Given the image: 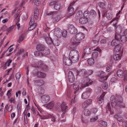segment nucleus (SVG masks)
I'll list each match as a JSON object with an SVG mask.
<instances>
[{
	"instance_id": "1",
	"label": "nucleus",
	"mask_w": 127,
	"mask_h": 127,
	"mask_svg": "<svg viewBox=\"0 0 127 127\" xmlns=\"http://www.w3.org/2000/svg\"><path fill=\"white\" fill-rule=\"evenodd\" d=\"M112 106L114 107V106L117 105L121 108L125 107V104L123 102V99L121 97H120L119 99L116 98L114 96H112L110 98Z\"/></svg>"
},
{
	"instance_id": "2",
	"label": "nucleus",
	"mask_w": 127,
	"mask_h": 127,
	"mask_svg": "<svg viewBox=\"0 0 127 127\" xmlns=\"http://www.w3.org/2000/svg\"><path fill=\"white\" fill-rule=\"evenodd\" d=\"M92 81L88 77L84 78L80 82L81 87L80 89H82L88 86L89 85L91 84Z\"/></svg>"
},
{
	"instance_id": "3",
	"label": "nucleus",
	"mask_w": 127,
	"mask_h": 127,
	"mask_svg": "<svg viewBox=\"0 0 127 127\" xmlns=\"http://www.w3.org/2000/svg\"><path fill=\"white\" fill-rule=\"evenodd\" d=\"M35 63L33 65V67H40L42 68L43 71H46L48 68L47 66L45 64H43L42 62V61H38L36 60L35 61Z\"/></svg>"
},
{
	"instance_id": "4",
	"label": "nucleus",
	"mask_w": 127,
	"mask_h": 127,
	"mask_svg": "<svg viewBox=\"0 0 127 127\" xmlns=\"http://www.w3.org/2000/svg\"><path fill=\"white\" fill-rule=\"evenodd\" d=\"M48 15H52L53 21V22H58L61 19V16L60 15H57L56 12H50Z\"/></svg>"
},
{
	"instance_id": "5",
	"label": "nucleus",
	"mask_w": 127,
	"mask_h": 127,
	"mask_svg": "<svg viewBox=\"0 0 127 127\" xmlns=\"http://www.w3.org/2000/svg\"><path fill=\"white\" fill-rule=\"evenodd\" d=\"M61 110L63 113L61 115L62 117L63 118L65 113L68 110V107L66 104L64 102H63L61 105Z\"/></svg>"
},
{
	"instance_id": "6",
	"label": "nucleus",
	"mask_w": 127,
	"mask_h": 127,
	"mask_svg": "<svg viewBox=\"0 0 127 127\" xmlns=\"http://www.w3.org/2000/svg\"><path fill=\"white\" fill-rule=\"evenodd\" d=\"M97 51L99 52H101V50L98 47H97L96 49H93L92 47L91 48L89 47L86 48L84 50V53L85 54H90L91 53V51Z\"/></svg>"
},
{
	"instance_id": "7",
	"label": "nucleus",
	"mask_w": 127,
	"mask_h": 127,
	"mask_svg": "<svg viewBox=\"0 0 127 127\" xmlns=\"http://www.w3.org/2000/svg\"><path fill=\"white\" fill-rule=\"evenodd\" d=\"M68 30L71 34H75L77 32V29L72 24H69L68 25Z\"/></svg>"
},
{
	"instance_id": "8",
	"label": "nucleus",
	"mask_w": 127,
	"mask_h": 127,
	"mask_svg": "<svg viewBox=\"0 0 127 127\" xmlns=\"http://www.w3.org/2000/svg\"><path fill=\"white\" fill-rule=\"evenodd\" d=\"M75 3V1H73L71 3L68 8V12L67 15L68 16H70L72 15L74 13V9L72 7V5Z\"/></svg>"
},
{
	"instance_id": "9",
	"label": "nucleus",
	"mask_w": 127,
	"mask_h": 127,
	"mask_svg": "<svg viewBox=\"0 0 127 127\" xmlns=\"http://www.w3.org/2000/svg\"><path fill=\"white\" fill-rule=\"evenodd\" d=\"M99 76L100 78L99 81L101 82H103L106 80L107 77L105 75V73L102 71H100L99 72Z\"/></svg>"
},
{
	"instance_id": "10",
	"label": "nucleus",
	"mask_w": 127,
	"mask_h": 127,
	"mask_svg": "<svg viewBox=\"0 0 127 127\" xmlns=\"http://www.w3.org/2000/svg\"><path fill=\"white\" fill-rule=\"evenodd\" d=\"M120 36L118 35H117L115 34V39H113L111 42V45L113 46H114L117 45V44H119L120 43V41L119 40V38H120Z\"/></svg>"
},
{
	"instance_id": "11",
	"label": "nucleus",
	"mask_w": 127,
	"mask_h": 127,
	"mask_svg": "<svg viewBox=\"0 0 127 127\" xmlns=\"http://www.w3.org/2000/svg\"><path fill=\"white\" fill-rule=\"evenodd\" d=\"M41 101L43 103H46L49 101L50 99V96L48 95H44L41 96Z\"/></svg>"
},
{
	"instance_id": "12",
	"label": "nucleus",
	"mask_w": 127,
	"mask_h": 127,
	"mask_svg": "<svg viewBox=\"0 0 127 127\" xmlns=\"http://www.w3.org/2000/svg\"><path fill=\"white\" fill-rule=\"evenodd\" d=\"M93 100L91 99H88L82 103V106L83 108H86L91 105L92 102Z\"/></svg>"
},
{
	"instance_id": "13",
	"label": "nucleus",
	"mask_w": 127,
	"mask_h": 127,
	"mask_svg": "<svg viewBox=\"0 0 127 127\" xmlns=\"http://www.w3.org/2000/svg\"><path fill=\"white\" fill-rule=\"evenodd\" d=\"M73 88L74 90H76V91H74V93L75 94H77L78 92V90L80 87H81L80 85V83H79L78 82H76L74 83L73 84Z\"/></svg>"
},
{
	"instance_id": "14",
	"label": "nucleus",
	"mask_w": 127,
	"mask_h": 127,
	"mask_svg": "<svg viewBox=\"0 0 127 127\" xmlns=\"http://www.w3.org/2000/svg\"><path fill=\"white\" fill-rule=\"evenodd\" d=\"M61 30L59 28H56L54 30V34L56 37H60L62 36Z\"/></svg>"
},
{
	"instance_id": "15",
	"label": "nucleus",
	"mask_w": 127,
	"mask_h": 127,
	"mask_svg": "<svg viewBox=\"0 0 127 127\" xmlns=\"http://www.w3.org/2000/svg\"><path fill=\"white\" fill-rule=\"evenodd\" d=\"M79 56V52L75 50H71L69 54V57Z\"/></svg>"
},
{
	"instance_id": "16",
	"label": "nucleus",
	"mask_w": 127,
	"mask_h": 127,
	"mask_svg": "<svg viewBox=\"0 0 127 127\" xmlns=\"http://www.w3.org/2000/svg\"><path fill=\"white\" fill-rule=\"evenodd\" d=\"M68 77L69 81L71 83L73 82L74 81L75 78L74 76L71 71H69L68 73Z\"/></svg>"
},
{
	"instance_id": "17",
	"label": "nucleus",
	"mask_w": 127,
	"mask_h": 127,
	"mask_svg": "<svg viewBox=\"0 0 127 127\" xmlns=\"http://www.w3.org/2000/svg\"><path fill=\"white\" fill-rule=\"evenodd\" d=\"M63 62L64 64L68 66L70 65L73 63L71 59L67 57L64 58Z\"/></svg>"
},
{
	"instance_id": "18",
	"label": "nucleus",
	"mask_w": 127,
	"mask_h": 127,
	"mask_svg": "<svg viewBox=\"0 0 127 127\" xmlns=\"http://www.w3.org/2000/svg\"><path fill=\"white\" fill-rule=\"evenodd\" d=\"M77 74L81 76H86L87 74L86 70L85 69H81L77 71Z\"/></svg>"
},
{
	"instance_id": "19",
	"label": "nucleus",
	"mask_w": 127,
	"mask_h": 127,
	"mask_svg": "<svg viewBox=\"0 0 127 127\" xmlns=\"http://www.w3.org/2000/svg\"><path fill=\"white\" fill-rule=\"evenodd\" d=\"M117 74L119 77L122 78L124 76V75L127 74V72L126 71H123L121 70L120 69L117 72Z\"/></svg>"
},
{
	"instance_id": "20",
	"label": "nucleus",
	"mask_w": 127,
	"mask_h": 127,
	"mask_svg": "<svg viewBox=\"0 0 127 127\" xmlns=\"http://www.w3.org/2000/svg\"><path fill=\"white\" fill-rule=\"evenodd\" d=\"M76 38L79 41L83 39L85 37V34L82 32L79 33L76 35Z\"/></svg>"
},
{
	"instance_id": "21",
	"label": "nucleus",
	"mask_w": 127,
	"mask_h": 127,
	"mask_svg": "<svg viewBox=\"0 0 127 127\" xmlns=\"http://www.w3.org/2000/svg\"><path fill=\"white\" fill-rule=\"evenodd\" d=\"M71 42L74 45H77L80 43V41L76 38L75 37H72L71 39Z\"/></svg>"
},
{
	"instance_id": "22",
	"label": "nucleus",
	"mask_w": 127,
	"mask_h": 127,
	"mask_svg": "<svg viewBox=\"0 0 127 127\" xmlns=\"http://www.w3.org/2000/svg\"><path fill=\"white\" fill-rule=\"evenodd\" d=\"M117 35H118L120 36V38H119V40L120 42V41L123 43L125 42L127 40V37L126 35H124L121 36V35L117 34Z\"/></svg>"
},
{
	"instance_id": "23",
	"label": "nucleus",
	"mask_w": 127,
	"mask_h": 127,
	"mask_svg": "<svg viewBox=\"0 0 127 127\" xmlns=\"http://www.w3.org/2000/svg\"><path fill=\"white\" fill-rule=\"evenodd\" d=\"M106 112L107 113H110L111 115L113 114V111L111 110L110 104L109 103H108L106 107Z\"/></svg>"
},
{
	"instance_id": "24",
	"label": "nucleus",
	"mask_w": 127,
	"mask_h": 127,
	"mask_svg": "<svg viewBox=\"0 0 127 127\" xmlns=\"http://www.w3.org/2000/svg\"><path fill=\"white\" fill-rule=\"evenodd\" d=\"M99 56L98 52L95 51L93 52L92 55V57L94 59L96 60H97L99 58Z\"/></svg>"
},
{
	"instance_id": "25",
	"label": "nucleus",
	"mask_w": 127,
	"mask_h": 127,
	"mask_svg": "<svg viewBox=\"0 0 127 127\" xmlns=\"http://www.w3.org/2000/svg\"><path fill=\"white\" fill-rule=\"evenodd\" d=\"M79 23L81 24H85L88 22V19L84 17H81L79 19Z\"/></svg>"
},
{
	"instance_id": "26",
	"label": "nucleus",
	"mask_w": 127,
	"mask_h": 127,
	"mask_svg": "<svg viewBox=\"0 0 127 127\" xmlns=\"http://www.w3.org/2000/svg\"><path fill=\"white\" fill-rule=\"evenodd\" d=\"M122 46V45L121 44L117 45L114 48V52H119L121 50Z\"/></svg>"
},
{
	"instance_id": "27",
	"label": "nucleus",
	"mask_w": 127,
	"mask_h": 127,
	"mask_svg": "<svg viewBox=\"0 0 127 127\" xmlns=\"http://www.w3.org/2000/svg\"><path fill=\"white\" fill-rule=\"evenodd\" d=\"M122 55L121 54H114L113 56V58L114 60L115 61H119L120 60Z\"/></svg>"
},
{
	"instance_id": "28",
	"label": "nucleus",
	"mask_w": 127,
	"mask_h": 127,
	"mask_svg": "<svg viewBox=\"0 0 127 127\" xmlns=\"http://www.w3.org/2000/svg\"><path fill=\"white\" fill-rule=\"evenodd\" d=\"M72 61L73 63H75L77 62L79 58V56L69 57Z\"/></svg>"
},
{
	"instance_id": "29",
	"label": "nucleus",
	"mask_w": 127,
	"mask_h": 127,
	"mask_svg": "<svg viewBox=\"0 0 127 127\" xmlns=\"http://www.w3.org/2000/svg\"><path fill=\"white\" fill-rule=\"evenodd\" d=\"M90 96L89 94L85 92H84L81 95V98L82 99H85L88 98Z\"/></svg>"
},
{
	"instance_id": "30",
	"label": "nucleus",
	"mask_w": 127,
	"mask_h": 127,
	"mask_svg": "<svg viewBox=\"0 0 127 127\" xmlns=\"http://www.w3.org/2000/svg\"><path fill=\"white\" fill-rule=\"evenodd\" d=\"M43 55L46 56L49 55L50 53L49 49L45 47L42 51Z\"/></svg>"
},
{
	"instance_id": "31",
	"label": "nucleus",
	"mask_w": 127,
	"mask_h": 127,
	"mask_svg": "<svg viewBox=\"0 0 127 127\" xmlns=\"http://www.w3.org/2000/svg\"><path fill=\"white\" fill-rule=\"evenodd\" d=\"M119 18L117 17H115V18H113L111 21L110 22V23L112 22H113V26L115 27L117 24L118 22V21Z\"/></svg>"
},
{
	"instance_id": "32",
	"label": "nucleus",
	"mask_w": 127,
	"mask_h": 127,
	"mask_svg": "<svg viewBox=\"0 0 127 127\" xmlns=\"http://www.w3.org/2000/svg\"><path fill=\"white\" fill-rule=\"evenodd\" d=\"M45 48V46L42 44H39L37 45L36 47L37 50L39 51H42Z\"/></svg>"
},
{
	"instance_id": "33",
	"label": "nucleus",
	"mask_w": 127,
	"mask_h": 127,
	"mask_svg": "<svg viewBox=\"0 0 127 127\" xmlns=\"http://www.w3.org/2000/svg\"><path fill=\"white\" fill-rule=\"evenodd\" d=\"M83 113L86 116H88L91 114V111L87 109H85L83 111Z\"/></svg>"
},
{
	"instance_id": "34",
	"label": "nucleus",
	"mask_w": 127,
	"mask_h": 127,
	"mask_svg": "<svg viewBox=\"0 0 127 127\" xmlns=\"http://www.w3.org/2000/svg\"><path fill=\"white\" fill-rule=\"evenodd\" d=\"M55 103L54 102L52 101L47 104L46 107L49 109H51L53 108L54 105Z\"/></svg>"
},
{
	"instance_id": "35",
	"label": "nucleus",
	"mask_w": 127,
	"mask_h": 127,
	"mask_svg": "<svg viewBox=\"0 0 127 127\" xmlns=\"http://www.w3.org/2000/svg\"><path fill=\"white\" fill-rule=\"evenodd\" d=\"M99 126L100 127H106L107 126V124L105 121H100L99 122Z\"/></svg>"
},
{
	"instance_id": "36",
	"label": "nucleus",
	"mask_w": 127,
	"mask_h": 127,
	"mask_svg": "<svg viewBox=\"0 0 127 127\" xmlns=\"http://www.w3.org/2000/svg\"><path fill=\"white\" fill-rule=\"evenodd\" d=\"M45 40L47 44H50L53 43V41L51 38L49 36L46 37Z\"/></svg>"
},
{
	"instance_id": "37",
	"label": "nucleus",
	"mask_w": 127,
	"mask_h": 127,
	"mask_svg": "<svg viewBox=\"0 0 127 127\" xmlns=\"http://www.w3.org/2000/svg\"><path fill=\"white\" fill-rule=\"evenodd\" d=\"M87 62L89 65H92L94 64L95 63V60L94 59L92 58H91L88 60Z\"/></svg>"
},
{
	"instance_id": "38",
	"label": "nucleus",
	"mask_w": 127,
	"mask_h": 127,
	"mask_svg": "<svg viewBox=\"0 0 127 127\" xmlns=\"http://www.w3.org/2000/svg\"><path fill=\"white\" fill-rule=\"evenodd\" d=\"M37 75L38 77L43 78H45L46 76V74L40 72H37Z\"/></svg>"
},
{
	"instance_id": "39",
	"label": "nucleus",
	"mask_w": 127,
	"mask_h": 127,
	"mask_svg": "<svg viewBox=\"0 0 127 127\" xmlns=\"http://www.w3.org/2000/svg\"><path fill=\"white\" fill-rule=\"evenodd\" d=\"M34 17L36 19H37L38 18L39 15V11L37 9L35 8L34 9Z\"/></svg>"
},
{
	"instance_id": "40",
	"label": "nucleus",
	"mask_w": 127,
	"mask_h": 127,
	"mask_svg": "<svg viewBox=\"0 0 127 127\" xmlns=\"http://www.w3.org/2000/svg\"><path fill=\"white\" fill-rule=\"evenodd\" d=\"M61 7V5L60 3L58 2H56L54 6V7L55 9L57 10H59Z\"/></svg>"
},
{
	"instance_id": "41",
	"label": "nucleus",
	"mask_w": 127,
	"mask_h": 127,
	"mask_svg": "<svg viewBox=\"0 0 127 127\" xmlns=\"http://www.w3.org/2000/svg\"><path fill=\"white\" fill-rule=\"evenodd\" d=\"M99 6L101 8L104 9L105 8L106 4L101 2H99L98 3Z\"/></svg>"
},
{
	"instance_id": "42",
	"label": "nucleus",
	"mask_w": 127,
	"mask_h": 127,
	"mask_svg": "<svg viewBox=\"0 0 127 127\" xmlns=\"http://www.w3.org/2000/svg\"><path fill=\"white\" fill-rule=\"evenodd\" d=\"M83 15V12L81 10H79L75 16V17L77 19L78 18L80 17Z\"/></svg>"
},
{
	"instance_id": "43",
	"label": "nucleus",
	"mask_w": 127,
	"mask_h": 127,
	"mask_svg": "<svg viewBox=\"0 0 127 127\" xmlns=\"http://www.w3.org/2000/svg\"><path fill=\"white\" fill-rule=\"evenodd\" d=\"M114 117L119 122L122 121L123 118L120 115H116L114 116Z\"/></svg>"
},
{
	"instance_id": "44",
	"label": "nucleus",
	"mask_w": 127,
	"mask_h": 127,
	"mask_svg": "<svg viewBox=\"0 0 127 127\" xmlns=\"http://www.w3.org/2000/svg\"><path fill=\"white\" fill-rule=\"evenodd\" d=\"M113 16V15L112 12H108L106 15V17L108 19H110Z\"/></svg>"
},
{
	"instance_id": "45",
	"label": "nucleus",
	"mask_w": 127,
	"mask_h": 127,
	"mask_svg": "<svg viewBox=\"0 0 127 127\" xmlns=\"http://www.w3.org/2000/svg\"><path fill=\"white\" fill-rule=\"evenodd\" d=\"M48 116H49V118H51L52 121L53 122L55 121V120L56 118L54 115L48 114Z\"/></svg>"
},
{
	"instance_id": "46",
	"label": "nucleus",
	"mask_w": 127,
	"mask_h": 127,
	"mask_svg": "<svg viewBox=\"0 0 127 127\" xmlns=\"http://www.w3.org/2000/svg\"><path fill=\"white\" fill-rule=\"evenodd\" d=\"M32 1L34 4L37 6H38L40 5L41 3L39 0H30Z\"/></svg>"
},
{
	"instance_id": "47",
	"label": "nucleus",
	"mask_w": 127,
	"mask_h": 127,
	"mask_svg": "<svg viewBox=\"0 0 127 127\" xmlns=\"http://www.w3.org/2000/svg\"><path fill=\"white\" fill-rule=\"evenodd\" d=\"M90 15V12L88 11H85L83 14L84 17L85 18H87V19L89 17Z\"/></svg>"
},
{
	"instance_id": "48",
	"label": "nucleus",
	"mask_w": 127,
	"mask_h": 127,
	"mask_svg": "<svg viewBox=\"0 0 127 127\" xmlns=\"http://www.w3.org/2000/svg\"><path fill=\"white\" fill-rule=\"evenodd\" d=\"M98 118V116H96L95 117H93L90 118V121L91 122H93L96 121Z\"/></svg>"
},
{
	"instance_id": "49",
	"label": "nucleus",
	"mask_w": 127,
	"mask_h": 127,
	"mask_svg": "<svg viewBox=\"0 0 127 127\" xmlns=\"http://www.w3.org/2000/svg\"><path fill=\"white\" fill-rule=\"evenodd\" d=\"M98 40H94L92 41L91 42V44L92 46V47H94L97 45L98 44Z\"/></svg>"
},
{
	"instance_id": "50",
	"label": "nucleus",
	"mask_w": 127,
	"mask_h": 127,
	"mask_svg": "<svg viewBox=\"0 0 127 127\" xmlns=\"http://www.w3.org/2000/svg\"><path fill=\"white\" fill-rule=\"evenodd\" d=\"M36 81L37 82V85L38 86H41L44 84V81L42 80H37Z\"/></svg>"
},
{
	"instance_id": "51",
	"label": "nucleus",
	"mask_w": 127,
	"mask_h": 127,
	"mask_svg": "<svg viewBox=\"0 0 127 127\" xmlns=\"http://www.w3.org/2000/svg\"><path fill=\"white\" fill-rule=\"evenodd\" d=\"M38 115L40 118L41 119H47L49 118V116H48V114H47V115H43V116H41L40 115L39 113L38 112Z\"/></svg>"
},
{
	"instance_id": "52",
	"label": "nucleus",
	"mask_w": 127,
	"mask_h": 127,
	"mask_svg": "<svg viewBox=\"0 0 127 127\" xmlns=\"http://www.w3.org/2000/svg\"><path fill=\"white\" fill-rule=\"evenodd\" d=\"M34 54L36 56H43V54L42 53L38 51H36L34 53Z\"/></svg>"
},
{
	"instance_id": "53",
	"label": "nucleus",
	"mask_w": 127,
	"mask_h": 127,
	"mask_svg": "<svg viewBox=\"0 0 127 127\" xmlns=\"http://www.w3.org/2000/svg\"><path fill=\"white\" fill-rule=\"evenodd\" d=\"M30 27L29 28L28 30L30 31H31L34 29L37 26V24L35 23L32 25H30Z\"/></svg>"
},
{
	"instance_id": "54",
	"label": "nucleus",
	"mask_w": 127,
	"mask_h": 127,
	"mask_svg": "<svg viewBox=\"0 0 127 127\" xmlns=\"http://www.w3.org/2000/svg\"><path fill=\"white\" fill-rule=\"evenodd\" d=\"M90 13V14L92 15L93 17H95L96 15V12L93 9H92L91 10Z\"/></svg>"
},
{
	"instance_id": "55",
	"label": "nucleus",
	"mask_w": 127,
	"mask_h": 127,
	"mask_svg": "<svg viewBox=\"0 0 127 127\" xmlns=\"http://www.w3.org/2000/svg\"><path fill=\"white\" fill-rule=\"evenodd\" d=\"M61 32H62V35L64 37H65L67 35V32L66 30H63V32L61 31Z\"/></svg>"
},
{
	"instance_id": "56",
	"label": "nucleus",
	"mask_w": 127,
	"mask_h": 127,
	"mask_svg": "<svg viewBox=\"0 0 127 127\" xmlns=\"http://www.w3.org/2000/svg\"><path fill=\"white\" fill-rule=\"evenodd\" d=\"M107 38L106 37L102 38L100 41V42L101 44H104L106 43Z\"/></svg>"
},
{
	"instance_id": "57",
	"label": "nucleus",
	"mask_w": 127,
	"mask_h": 127,
	"mask_svg": "<svg viewBox=\"0 0 127 127\" xmlns=\"http://www.w3.org/2000/svg\"><path fill=\"white\" fill-rule=\"evenodd\" d=\"M60 42L57 40H54L53 42V44L55 46H58L60 44Z\"/></svg>"
},
{
	"instance_id": "58",
	"label": "nucleus",
	"mask_w": 127,
	"mask_h": 127,
	"mask_svg": "<svg viewBox=\"0 0 127 127\" xmlns=\"http://www.w3.org/2000/svg\"><path fill=\"white\" fill-rule=\"evenodd\" d=\"M14 17L15 19H16L18 21H19L20 20V15L19 13H16L14 15Z\"/></svg>"
},
{
	"instance_id": "59",
	"label": "nucleus",
	"mask_w": 127,
	"mask_h": 127,
	"mask_svg": "<svg viewBox=\"0 0 127 127\" xmlns=\"http://www.w3.org/2000/svg\"><path fill=\"white\" fill-rule=\"evenodd\" d=\"M12 62V60L11 59H8L5 64V65H7L8 67H9L10 65Z\"/></svg>"
},
{
	"instance_id": "60",
	"label": "nucleus",
	"mask_w": 127,
	"mask_h": 127,
	"mask_svg": "<svg viewBox=\"0 0 127 127\" xmlns=\"http://www.w3.org/2000/svg\"><path fill=\"white\" fill-rule=\"evenodd\" d=\"M34 19L32 17H31L30 19V21L29 23L30 25H32L34 24L35 23H34Z\"/></svg>"
},
{
	"instance_id": "61",
	"label": "nucleus",
	"mask_w": 127,
	"mask_h": 127,
	"mask_svg": "<svg viewBox=\"0 0 127 127\" xmlns=\"http://www.w3.org/2000/svg\"><path fill=\"white\" fill-rule=\"evenodd\" d=\"M92 92V90L90 88H86V92H87L88 94H89L90 95L91 94Z\"/></svg>"
},
{
	"instance_id": "62",
	"label": "nucleus",
	"mask_w": 127,
	"mask_h": 127,
	"mask_svg": "<svg viewBox=\"0 0 127 127\" xmlns=\"http://www.w3.org/2000/svg\"><path fill=\"white\" fill-rule=\"evenodd\" d=\"M108 87V83H105L102 85V88L104 90H106L107 89Z\"/></svg>"
},
{
	"instance_id": "63",
	"label": "nucleus",
	"mask_w": 127,
	"mask_h": 127,
	"mask_svg": "<svg viewBox=\"0 0 127 127\" xmlns=\"http://www.w3.org/2000/svg\"><path fill=\"white\" fill-rule=\"evenodd\" d=\"M21 74L20 72L17 73L16 74L15 76L16 80H19L21 76Z\"/></svg>"
},
{
	"instance_id": "64",
	"label": "nucleus",
	"mask_w": 127,
	"mask_h": 127,
	"mask_svg": "<svg viewBox=\"0 0 127 127\" xmlns=\"http://www.w3.org/2000/svg\"><path fill=\"white\" fill-rule=\"evenodd\" d=\"M12 89H10L8 91L7 93V95L8 96V98H9L11 96V92L12 91Z\"/></svg>"
}]
</instances>
